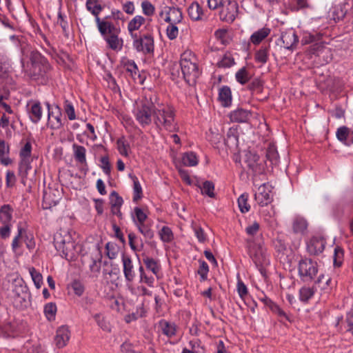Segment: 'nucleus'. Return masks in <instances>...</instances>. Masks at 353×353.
<instances>
[{"label":"nucleus","mask_w":353,"mask_h":353,"mask_svg":"<svg viewBox=\"0 0 353 353\" xmlns=\"http://www.w3.org/2000/svg\"><path fill=\"white\" fill-rule=\"evenodd\" d=\"M143 261L148 270H150L154 275L158 276L160 270V265L156 260L152 258L145 256L143 259Z\"/></svg>","instance_id":"35"},{"label":"nucleus","mask_w":353,"mask_h":353,"mask_svg":"<svg viewBox=\"0 0 353 353\" xmlns=\"http://www.w3.org/2000/svg\"><path fill=\"white\" fill-rule=\"evenodd\" d=\"M262 301L264 302V303L269 307V308L271 310V311L276 314L278 315V316L280 319L281 321H283L284 320L290 321V319L289 316L281 309L280 307L274 303L271 299H270L268 297L264 298L262 299Z\"/></svg>","instance_id":"20"},{"label":"nucleus","mask_w":353,"mask_h":353,"mask_svg":"<svg viewBox=\"0 0 353 353\" xmlns=\"http://www.w3.org/2000/svg\"><path fill=\"white\" fill-rule=\"evenodd\" d=\"M280 39L283 42V48L288 50H293L299 42V37L292 30L283 32Z\"/></svg>","instance_id":"12"},{"label":"nucleus","mask_w":353,"mask_h":353,"mask_svg":"<svg viewBox=\"0 0 353 353\" xmlns=\"http://www.w3.org/2000/svg\"><path fill=\"white\" fill-rule=\"evenodd\" d=\"M154 121L159 128H163L170 132L176 130L174 114L170 107L159 104L156 105V109H154Z\"/></svg>","instance_id":"3"},{"label":"nucleus","mask_w":353,"mask_h":353,"mask_svg":"<svg viewBox=\"0 0 353 353\" xmlns=\"http://www.w3.org/2000/svg\"><path fill=\"white\" fill-rule=\"evenodd\" d=\"M189 17L194 21H197L201 19L202 8L198 3H192L188 9Z\"/></svg>","instance_id":"34"},{"label":"nucleus","mask_w":353,"mask_h":353,"mask_svg":"<svg viewBox=\"0 0 353 353\" xmlns=\"http://www.w3.org/2000/svg\"><path fill=\"white\" fill-rule=\"evenodd\" d=\"M266 159L270 161L272 165H276L279 163V156L274 145L270 144L266 150Z\"/></svg>","instance_id":"33"},{"label":"nucleus","mask_w":353,"mask_h":353,"mask_svg":"<svg viewBox=\"0 0 353 353\" xmlns=\"http://www.w3.org/2000/svg\"><path fill=\"white\" fill-rule=\"evenodd\" d=\"M111 208L121 207L123 200L116 191H112L110 194Z\"/></svg>","instance_id":"52"},{"label":"nucleus","mask_w":353,"mask_h":353,"mask_svg":"<svg viewBox=\"0 0 353 353\" xmlns=\"http://www.w3.org/2000/svg\"><path fill=\"white\" fill-rule=\"evenodd\" d=\"M200 264L199 268L197 270L198 274L200 276V281H204L208 279V273L209 272V266L208 263L203 261L199 260Z\"/></svg>","instance_id":"46"},{"label":"nucleus","mask_w":353,"mask_h":353,"mask_svg":"<svg viewBox=\"0 0 353 353\" xmlns=\"http://www.w3.org/2000/svg\"><path fill=\"white\" fill-rule=\"evenodd\" d=\"M154 109H156V105L151 97L150 99L145 98L137 105L135 117L141 126L144 127L151 123L152 114H154Z\"/></svg>","instance_id":"4"},{"label":"nucleus","mask_w":353,"mask_h":353,"mask_svg":"<svg viewBox=\"0 0 353 353\" xmlns=\"http://www.w3.org/2000/svg\"><path fill=\"white\" fill-rule=\"evenodd\" d=\"M251 117V112L243 108H237L230 114L231 121L236 123H246Z\"/></svg>","instance_id":"17"},{"label":"nucleus","mask_w":353,"mask_h":353,"mask_svg":"<svg viewBox=\"0 0 353 353\" xmlns=\"http://www.w3.org/2000/svg\"><path fill=\"white\" fill-rule=\"evenodd\" d=\"M214 36L216 39L221 41V43L223 45H226L228 43L227 37V30L225 29H219L216 30L214 32Z\"/></svg>","instance_id":"63"},{"label":"nucleus","mask_w":353,"mask_h":353,"mask_svg":"<svg viewBox=\"0 0 353 353\" xmlns=\"http://www.w3.org/2000/svg\"><path fill=\"white\" fill-rule=\"evenodd\" d=\"M182 163L185 166H195L198 164V159L193 152H185L183 155Z\"/></svg>","instance_id":"39"},{"label":"nucleus","mask_w":353,"mask_h":353,"mask_svg":"<svg viewBox=\"0 0 353 353\" xmlns=\"http://www.w3.org/2000/svg\"><path fill=\"white\" fill-rule=\"evenodd\" d=\"M252 261L257 267L259 271L263 276H266V270L265 266L269 263L265 255L263 253L261 249H259L254 254L251 255Z\"/></svg>","instance_id":"15"},{"label":"nucleus","mask_w":353,"mask_h":353,"mask_svg":"<svg viewBox=\"0 0 353 353\" xmlns=\"http://www.w3.org/2000/svg\"><path fill=\"white\" fill-rule=\"evenodd\" d=\"M308 223L302 216H296L292 221V230L295 234H303L307 228Z\"/></svg>","instance_id":"25"},{"label":"nucleus","mask_w":353,"mask_h":353,"mask_svg":"<svg viewBox=\"0 0 353 353\" xmlns=\"http://www.w3.org/2000/svg\"><path fill=\"white\" fill-rule=\"evenodd\" d=\"M12 289L14 302L17 307L26 306V299L28 296V288L22 279L14 280Z\"/></svg>","instance_id":"6"},{"label":"nucleus","mask_w":353,"mask_h":353,"mask_svg":"<svg viewBox=\"0 0 353 353\" xmlns=\"http://www.w3.org/2000/svg\"><path fill=\"white\" fill-rule=\"evenodd\" d=\"M30 59L32 65L35 67L37 65L39 67V63H41L45 67V65L48 63L46 60L38 52H32Z\"/></svg>","instance_id":"50"},{"label":"nucleus","mask_w":353,"mask_h":353,"mask_svg":"<svg viewBox=\"0 0 353 353\" xmlns=\"http://www.w3.org/2000/svg\"><path fill=\"white\" fill-rule=\"evenodd\" d=\"M159 327L165 336L171 338L176 335V326L173 323H170L164 319H161L159 322Z\"/></svg>","instance_id":"24"},{"label":"nucleus","mask_w":353,"mask_h":353,"mask_svg":"<svg viewBox=\"0 0 353 353\" xmlns=\"http://www.w3.org/2000/svg\"><path fill=\"white\" fill-rule=\"evenodd\" d=\"M107 256L109 259H113L117 257L118 253V248L115 243L108 242L105 245Z\"/></svg>","instance_id":"58"},{"label":"nucleus","mask_w":353,"mask_h":353,"mask_svg":"<svg viewBox=\"0 0 353 353\" xmlns=\"http://www.w3.org/2000/svg\"><path fill=\"white\" fill-rule=\"evenodd\" d=\"M322 39V34L316 32H304L301 38V44H313L316 41H319Z\"/></svg>","instance_id":"31"},{"label":"nucleus","mask_w":353,"mask_h":353,"mask_svg":"<svg viewBox=\"0 0 353 353\" xmlns=\"http://www.w3.org/2000/svg\"><path fill=\"white\" fill-rule=\"evenodd\" d=\"M326 244L325 239L320 236H313L307 243V250L311 255L322 253Z\"/></svg>","instance_id":"11"},{"label":"nucleus","mask_w":353,"mask_h":353,"mask_svg":"<svg viewBox=\"0 0 353 353\" xmlns=\"http://www.w3.org/2000/svg\"><path fill=\"white\" fill-rule=\"evenodd\" d=\"M133 190H134V196H133V201L137 202L142 197V188L141 186L140 183L138 181L137 177L133 176Z\"/></svg>","instance_id":"47"},{"label":"nucleus","mask_w":353,"mask_h":353,"mask_svg":"<svg viewBox=\"0 0 353 353\" xmlns=\"http://www.w3.org/2000/svg\"><path fill=\"white\" fill-rule=\"evenodd\" d=\"M139 232L147 239H151L154 236V232L145 223L137 224Z\"/></svg>","instance_id":"56"},{"label":"nucleus","mask_w":353,"mask_h":353,"mask_svg":"<svg viewBox=\"0 0 353 353\" xmlns=\"http://www.w3.org/2000/svg\"><path fill=\"white\" fill-rule=\"evenodd\" d=\"M46 105L48 110V119L50 128L54 130L60 129L63 125L60 108L56 106L54 110H51L50 103H47Z\"/></svg>","instance_id":"9"},{"label":"nucleus","mask_w":353,"mask_h":353,"mask_svg":"<svg viewBox=\"0 0 353 353\" xmlns=\"http://www.w3.org/2000/svg\"><path fill=\"white\" fill-rule=\"evenodd\" d=\"M134 211L137 220L136 225L145 223V221L147 219V215L143 212V211L138 207L134 208Z\"/></svg>","instance_id":"64"},{"label":"nucleus","mask_w":353,"mask_h":353,"mask_svg":"<svg viewBox=\"0 0 353 353\" xmlns=\"http://www.w3.org/2000/svg\"><path fill=\"white\" fill-rule=\"evenodd\" d=\"M29 272L31 275L32 279L34 282L35 287L37 289H39L41 287V285L43 284V276L41 274L33 267L29 269Z\"/></svg>","instance_id":"44"},{"label":"nucleus","mask_w":353,"mask_h":353,"mask_svg":"<svg viewBox=\"0 0 353 353\" xmlns=\"http://www.w3.org/2000/svg\"><path fill=\"white\" fill-rule=\"evenodd\" d=\"M132 46L137 52L151 54L154 49V38L151 34H143L139 41L132 42Z\"/></svg>","instance_id":"7"},{"label":"nucleus","mask_w":353,"mask_h":353,"mask_svg":"<svg viewBox=\"0 0 353 353\" xmlns=\"http://www.w3.org/2000/svg\"><path fill=\"white\" fill-rule=\"evenodd\" d=\"M54 245L62 257L71 259L74 256L75 243L70 233L67 230H60L54 234Z\"/></svg>","instance_id":"2"},{"label":"nucleus","mask_w":353,"mask_h":353,"mask_svg":"<svg viewBox=\"0 0 353 353\" xmlns=\"http://www.w3.org/2000/svg\"><path fill=\"white\" fill-rule=\"evenodd\" d=\"M105 39L108 44V46L114 50H120L121 48V44L118 38V36L115 34H111L108 36L105 37Z\"/></svg>","instance_id":"40"},{"label":"nucleus","mask_w":353,"mask_h":353,"mask_svg":"<svg viewBox=\"0 0 353 353\" xmlns=\"http://www.w3.org/2000/svg\"><path fill=\"white\" fill-rule=\"evenodd\" d=\"M57 312V306L53 303H47L44 307V313L48 319L51 320L54 318Z\"/></svg>","instance_id":"57"},{"label":"nucleus","mask_w":353,"mask_h":353,"mask_svg":"<svg viewBox=\"0 0 353 353\" xmlns=\"http://www.w3.org/2000/svg\"><path fill=\"white\" fill-rule=\"evenodd\" d=\"M143 12L146 16H152L154 12V7L148 1H144L141 3Z\"/></svg>","instance_id":"61"},{"label":"nucleus","mask_w":353,"mask_h":353,"mask_svg":"<svg viewBox=\"0 0 353 353\" xmlns=\"http://www.w3.org/2000/svg\"><path fill=\"white\" fill-rule=\"evenodd\" d=\"M73 157L75 161L81 165H88L86 160V149L84 146L77 143L72 144Z\"/></svg>","instance_id":"18"},{"label":"nucleus","mask_w":353,"mask_h":353,"mask_svg":"<svg viewBox=\"0 0 353 353\" xmlns=\"http://www.w3.org/2000/svg\"><path fill=\"white\" fill-rule=\"evenodd\" d=\"M245 162L254 176L259 175L264 172V165L259 162V157L256 153L248 152L245 154Z\"/></svg>","instance_id":"8"},{"label":"nucleus","mask_w":353,"mask_h":353,"mask_svg":"<svg viewBox=\"0 0 353 353\" xmlns=\"http://www.w3.org/2000/svg\"><path fill=\"white\" fill-rule=\"evenodd\" d=\"M29 117L32 122L37 123L42 117V108L39 102H34L32 104L29 110Z\"/></svg>","instance_id":"26"},{"label":"nucleus","mask_w":353,"mask_h":353,"mask_svg":"<svg viewBox=\"0 0 353 353\" xmlns=\"http://www.w3.org/2000/svg\"><path fill=\"white\" fill-rule=\"evenodd\" d=\"M70 339V331L67 326H61L58 328L54 337V343L58 348H62L66 345Z\"/></svg>","instance_id":"14"},{"label":"nucleus","mask_w":353,"mask_h":353,"mask_svg":"<svg viewBox=\"0 0 353 353\" xmlns=\"http://www.w3.org/2000/svg\"><path fill=\"white\" fill-rule=\"evenodd\" d=\"M166 17L165 21L170 23H180L183 19L182 12L180 8L175 7L166 8Z\"/></svg>","instance_id":"19"},{"label":"nucleus","mask_w":353,"mask_h":353,"mask_svg":"<svg viewBox=\"0 0 353 353\" xmlns=\"http://www.w3.org/2000/svg\"><path fill=\"white\" fill-rule=\"evenodd\" d=\"M236 79L241 84L243 85L248 81L249 79V74L245 67L241 68L236 73Z\"/></svg>","instance_id":"53"},{"label":"nucleus","mask_w":353,"mask_h":353,"mask_svg":"<svg viewBox=\"0 0 353 353\" xmlns=\"http://www.w3.org/2000/svg\"><path fill=\"white\" fill-rule=\"evenodd\" d=\"M351 134L350 130L346 126H341L338 128L336 135L337 139L346 145H350L352 141H349L348 138Z\"/></svg>","instance_id":"32"},{"label":"nucleus","mask_w":353,"mask_h":353,"mask_svg":"<svg viewBox=\"0 0 353 353\" xmlns=\"http://www.w3.org/2000/svg\"><path fill=\"white\" fill-rule=\"evenodd\" d=\"M161 239L163 242H170L173 239L172 230L167 226H163L159 232Z\"/></svg>","instance_id":"55"},{"label":"nucleus","mask_w":353,"mask_h":353,"mask_svg":"<svg viewBox=\"0 0 353 353\" xmlns=\"http://www.w3.org/2000/svg\"><path fill=\"white\" fill-rule=\"evenodd\" d=\"M9 152V147L6 144L5 141L0 139V159L1 163L8 165L11 163L10 158L6 157Z\"/></svg>","instance_id":"36"},{"label":"nucleus","mask_w":353,"mask_h":353,"mask_svg":"<svg viewBox=\"0 0 353 353\" xmlns=\"http://www.w3.org/2000/svg\"><path fill=\"white\" fill-rule=\"evenodd\" d=\"M262 301L264 302V303L269 307V308L271 310V311L276 314L278 315V316L280 319L281 321H283L284 320L290 321V319L289 316L281 309L280 307L274 303L271 299H270L268 297L264 298L262 299Z\"/></svg>","instance_id":"22"},{"label":"nucleus","mask_w":353,"mask_h":353,"mask_svg":"<svg viewBox=\"0 0 353 353\" xmlns=\"http://www.w3.org/2000/svg\"><path fill=\"white\" fill-rule=\"evenodd\" d=\"M270 46H261L254 54V59L256 62L265 64L269 59Z\"/></svg>","instance_id":"29"},{"label":"nucleus","mask_w":353,"mask_h":353,"mask_svg":"<svg viewBox=\"0 0 353 353\" xmlns=\"http://www.w3.org/2000/svg\"><path fill=\"white\" fill-rule=\"evenodd\" d=\"M30 169H31V165L29 159H21L19 165V172L23 179L27 176Z\"/></svg>","instance_id":"42"},{"label":"nucleus","mask_w":353,"mask_h":353,"mask_svg":"<svg viewBox=\"0 0 353 353\" xmlns=\"http://www.w3.org/2000/svg\"><path fill=\"white\" fill-rule=\"evenodd\" d=\"M122 263L123 266V274L125 279L128 282H132L135 277L134 265L130 256L123 254Z\"/></svg>","instance_id":"16"},{"label":"nucleus","mask_w":353,"mask_h":353,"mask_svg":"<svg viewBox=\"0 0 353 353\" xmlns=\"http://www.w3.org/2000/svg\"><path fill=\"white\" fill-rule=\"evenodd\" d=\"M236 130L232 128H230L227 132V137L224 139V143L227 146L232 145H236L238 141L237 136L236 135Z\"/></svg>","instance_id":"51"},{"label":"nucleus","mask_w":353,"mask_h":353,"mask_svg":"<svg viewBox=\"0 0 353 353\" xmlns=\"http://www.w3.org/2000/svg\"><path fill=\"white\" fill-rule=\"evenodd\" d=\"M343 259V250L339 246L334 248V265L335 267H340L342 264Z\"/></svg>","instance_id":"54"},{"label":"nucleus","mask_w":353,"mask_h":353,"mask_svg":"<svg viewBox=\"0 0 353 353\" xmlns=\"http://www.w3.org/2000/svg\"><path fill=\"white\" fill-rule=\"evenodd\" d=\"M10 66L6 61L0 60V79L8 80L10 74Z\"/></svg>","instance_id":"49"},{"label":"nucleus","mask_w":353,"mask_h":353,"mask_svg":"<svg viewBox=\"0 0 353 353\" xmlns=\"http://www.w3.org/2000/svg\"><path fill=\"white\" fill-rule=\"evenodd\" d=\"M167 36L170 40L176 39L179 34L178 28L176 26V23H170L167 28Z\"/></svg>","instance_id":"60"},{"label":"nucleus","mask_w":353,"mask_h":353,"mask_svg":"<svg viewBox=\"0 0 353 353\" xmlns=\"http://www.w3.org/2000/svg\"><path fill=\"white\" fill-rule=\"evenodd\" d=\"M171 74L173 77H181L189 84L196 82L199 76V71L195 62L188 58V54H182L180 63H174L171 68Z\"/></svg>","instance_id":"1"},{"label":"nucleus","mask_w":353,"mask_h":353,"mask_svg":"<svg viewBox=\"0 0 353 353\" xmlns=\"http://www.w3.org/2000/svg\"><path fill=\"white\" fill-rule=\"evenodd\" d=\"M298 272L302 281L310 282L318 273V264L311 259H301L299 262Z\"/></svg>","instance_id":"5"},{"label":"nucleus","mask_w":353,"mask_h":353,"mask_svg":"<svg viewBox=\"0 0 353 353\" xmlns=\"http://www.w3.org/2000/svg\"><path fill=\"white\" fill-rule=\"evenodd\" d=\"M145 21L144 17L140 15L135 16L128 24V30L129 32L135 31L139 29V28Z\"/></svg>","instance_id":"37"},{"label":"nucleus","mask_w":353,"mask_h":353,"mask_svg":"<svg viewBox=\"0 0 353 353\" xmlns=\"http://www.w3.org/2000/svg\"><path fill=\"white\" fill-rule=\"evenodd\" d=\"M201 190V193L203 194H205L208 196L210 198H214L215 194L214 192V184L213 182L210 181H206L203 183V185L201 187H200Z\"/></svg>","instance_id":"43"},{"label":"nucleus","mask_w":353,"mask_h":353,"mask_svg":"<svg viewBox=\"0 0 353 353\" xmlns=\"http://www.w3.org/2000/svg\"><path fill=\"white\" fill-rule=\"evenodd\" d=\"M314 294L313 288L303 287L299 290L300 300L303 302H307Z\"/></svg>","instance_id":"48"},{"label":"nucleus","mask_w":353,"mask_h":353,"mask_svg":"<svg viewBox=\"0 0 353 353\" xmlns=\"http://www.w3.org/2000/svg\"><path fill=\"white\" fill-rule=\"evenodd\" d=\"M12 219V209L9 205H3L0 208V221L2 224L10 223Z\"/></svg>","instance_id":"30"},{"label":"nucleus","mask_w":353,"mask_h":353,"mask_svg":"<svg viewBox=\"0 0 353 353\" xmlns=\"http://www.w3.org/2000/svg\"><path fill=\"white\" fill-rule=\"evenodd\" d=\"M219 100L221 101V104L228 107L231 105L232 102V94L230 88L228 86H223L220 89L219 93Z\"/></svg>","instance_id":"28"},{"label":"nucleus","mask_w":353,"mask_h":353,"mask_svg":"<svg viewBox=\"0 0 353 353\" xmlns=\"http://www.w3.org/2000/svg\"><path fill=\"white\" fill-rule=\"evenodd\" d=\"M262 301L264 302V303L269 307V308L271 310V311L276 314L278 315V316L280 319L281 321H283L284 320L290 321V319L289 316L281 309L280 307L274 303L271 299H270L268 297L264 298L262 299Z\"/></svg>","instance_id":"23"},{"label":"nucleus","mask_w":353,"mask_h":353,"mask_svg":"<svg viewBox=\"0 0 353 353\" xmlns=\"http://www.w3.org/2000/svg\"><path fill=\"white\" fill-rule=\"evenodd\" d=\"M270 193L271 191L263 183L259 187L258 192L255 194V199L260 205H267L272 201Z\"/></svg>","instance_id":"13"},{"label":"nucleus","mask_w":353,"mask_h":353,"mask_svg":"<svg viewBox=\"0 0 353 353\" xmlns=\"http://www.w3.org/2000/svg\"><path fill=\"white\" fill-rule=\"evenodd\" d=\"M238 3L234 0H228V5L225 9L220 12V17L222 21L233 22L238 12Z\"/></svg>","instance_id":"10"},{"label":"nucleus","mask_w":353,"mask_h":353,"mask_svg":"<svg viewBox=\"0 0 353 353\" xmlns=\"http://www.w3.org/2000/svg\"><path fill=\"white\" fill-rule=\"evenodd\" d=\"M85 6L87 10L95 17H97L103 9L98 3V0H87Z\"/></svg>","instance_id":"38"},{"label":"nucleus","mask_w":353,"mask_h":353,"mask_svg":"<svg viewBox=\"0 0 353 353\" xmlns=\"http://www.w3.org/2000/svg\"><path fill=\"white\" fill-rule=\"evenodd\" d=\"M270 33V29L268 28H262L254 32L250 37V41L254 45L259 44L265 39Z\"/></svg>","instance_id":"27"},{"label":"nucleus","mask_w":353,"mask_h":353,"mask_svg":"<svg viewBox=\"0 0 353 353\" xmlns=\"http://www.w3.org/2000/svg\"><path fill=\"white\" fill-rule=\"evenodd\" d=\"M71 288L73 290L75 294L80 296L84 292V285L79 281H74L71 284Z\"/></svg>","instance_id":"62"},{"label":"nucleus","mask_w":353,"mask_h":353,"mask_svg":"<svg viewBox=\"0 0 353 353\" xmlns=\"http://www.w3.org/2000/svg\"><path fill=\"white\" fill-rule=\"evenodd\" d=\"M234 63V59L228 54H225L217 63L219 68H230Z\"/></svg>","instance_id":"59"},{"label":"nucleus","mask_w":353,"mask_h":353,"mask_svg":"<svg viewBox=\"0 0 353 353\" xmlns=\"http://www.w3.org/2000/svg\"><path fill=\"white\" fill-rule=\"evenodd\" d=\"M327 49L323 46L321 40L319 41H316L312 46H310L308 49V52L311 55L314 54L319 56L321 54L327 51Z\"/></svg>","instance_id":"41"},{"label":"nucleus","mask_w":353,"mask_h":353,"mask_svg":"<svg viewBox=\"0 0 353 353\" xmlns=\"http://www.w3.org/2000/svg\"><path fill=\"white\" fill-rule=\"evenodd\" d=\"M248 194L246 193L242 194L238 199V205L240 211L242 213L248 212L250 209V205L248 203Z\"/></svg>","instance_id":"45"},{"label":"nucleus","mask_w":353,"mask_h":353,"mask_svg":"<svg viewBox=\"0 0 353 353\" xmlns=\"http://www.w3.org/2000/svg\"><path fill=\"white\" fill-rule=\"evenodd\" d=\"M262 301L264 302V303L269 307V308L271 310V311L276 314L278 315V316L280 319L281 321H283L284 320L290 321V319L289 316L281 309L280 307L274 303L271 299H270L268 297L264 298L262 299Z\"/></svg>","instance_id":"21"}]
</instances>
